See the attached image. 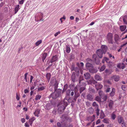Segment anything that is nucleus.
Masks as SVG:
<instances>
[{
  "label": "nucleus",
  "instance_id": "nucleus-1",
  "mask_svg": "<svg viewBox=\"0 0 127 127\" xmlns=\"http://www.w3.org/2000/svg\"><path fill=\"white\" fill-rule=\"evenodd\" d=\"M70 90H68L66 92V94L68 95L70 94L73 96L74 94L73 99L75 101H76L77 98L79 96L80 94L75 92V86L74 85H71L70 86Z\"/></svg>",
  "mask_w": 127,
  "mask_h": 127
},
{
  "label": "nucleus",
  "instance_id": "nucleus-2",
  "mask_svg": "<svg viewBox=\"0 0 127 127\" xmlns=\"http://www.w3.org/2000/svg\"><path fill=\"white\" fill-rule=\"evenodd\" d=\"M67 105V101H65V100H63L59 103L58 109V113L59 114H61L63 112Z\"/></svg>",
  "mask_w": 127,
  "mask_h": 127
},
{
  "label": "nucleus",
  "instance_id": "nucleus-3",
  "mask_svg": "<svg viewBox=\"0 0 127 127\" xmlns=\"http://www.w3.org/2000/svg\"><path fill=\"white\" fill-rule=\"evenodd\" d=\"M59 82L56 79V78L54 77L52 78L50 82V86H54V90H57L58 87Z\"/></svg>",
  "mask_w": 127,
  "mask_h": 127
},
{
  "label": "nucleus",
  "instance_id": "nucleus-4",
  "mask_svg": "<svg viewBox=\"0 0 127 127\" xmlns=\"http://www.w3.org/2000/svg\"><path fill=\"white\" fill-rule=\"evenodd\" d=\"M113 34L112 33L109 32L107 35L106 38L108 42L109 43L113 44Z\"/></svg>",
  "mask_w": 127,
  "mask_h": 127
},
{
  "label": "nucleus",
  "instance_id": "nucleus-5",
  "mask_svg": "<svg viewBox=\"0 0 127 127\" xmlns=\"http://www.w3.org/2000/svg\"><path fill=\"white\" fill-rule=\"evenodd\" d=\"M61 92H60L55 91L51 95L53 99H55L59 96L60 95Z\"/></svg>",
  "mask_w": 127,
  "mask_h": 127
},
{
  "label": "nucleus",
  "instance_id": "nucleus-6",
  "mask_svg": "<svg viewBox=\"0 0 127 127\" xmlns=\"http://www.w3.org/2000/svg\"><path fill=\"white\" fill-rule=\"evenodd\" d=\"M61 120L63 121H68L70 122L71 121V119L69 118L66 115H63L61 117Z\"/></svg>",
  "mask_w": 127,
  "mask_h": 127
},
{
  "label": "nucleus",
  "instance_id": "nucleus-7",
  "mask_svg": "<svg viewBox=\"0 0 127 127\" xmlns=\"http://www.w3.org/2000/svg\"><path fill=\"white\" fill-rule=\"evenodd\" d=\"M93 58L94 59L95 61L97 64H98L100 63V61L98 58L96 54H94L93 56Z\"/></svg>",
  "mask_w": 127,
  "mask_h": 127
},
{
  "label": "nucleus",
  "instance_id": "nucleus-8",
  "mask_svg": "<svg viewBox=\"0 0 127 127\" xmlns=\"http://www.w3.org/2000/svg\"><path fill=\"white\" fill-rule=\"evenodd\" d=\"M58 58L57 55L53 56L51 59L50 60L49 62L52 63L58 61Z\"/></svg>",
  "mask_w": 127,
  "mask_h": 127
},
{
  "label": "nucleus",
  "instance_id": "nucleus-9",
  "mask_svg": "<svg viewBox=\"0 0 127 127\" xmlns=\"http://www.w3.org/2000/svg\"><path fill=\"white\" fill-rule=\"evenodd\" d=\"M96 52L97 55L100 58H102V55L103 53L101 49H98L96 51Z\"/></svg>",
  "mask_w": 127,
  "mask_h": 127
},
{
  "label": "nucleus",
  "instance_id": "nucleus-10",
  "mask_svg": "<svg viewBox=\"0 0 127 127\" xmlns=\"http://www.w3.org/2000/svg\"><path fill=\"white\" fill-rule=\"evenodd\" d=\"M65 100V101H67L69 103H71L72 102L75 101L73 99V98H72L70 97H66L65 98H64L63 100Z\"/></svg>",
  "mask_w": 127,
  "mask_h": 127
},
{
  "label": "nucleus",
  "instance_id": "nucleus-11",
  "mask_svg": "<svg viewBox=\"0 0 127 127\" xmlns=\"http://www.w3.org/2000/svg\"><path fill=\"white\" fill-rule=\"evenodd\" d=\"M108 106L110 109H111L113 106L114 102L113 100H110L108 101Z\"/></svg>",
  "mask_w": 127,
  "mask_h": 127
},
{
  "label": "nucleus",
  "instance_id": "nucleus-12",
  "mask_svg": "<svg viewBox=\"0 0 127 127\" xmlns=\"http://www.w3.org/2000/svg\"><path fill=\"white\" fill-rule=\"evenodd\" d=\"M76 73L75 72H73L72 74L71 78L72 81L73 82H75L76 81Z\"/></svg>",
  "mask_w": 127,
  "mask_h": 127
},
{
  "label": "nucleus",
  "instance_id": "nucleus-13",
  "mask_svg": "<svg viewBox=\"0 0 127 127\" xmlns=\"http://www.w3.org/2000/svg\"><path fill=\"white\" fill-rule=\"evenodd\" d=\"M101 50L103 53L104 54H105L107 50V46L104 45H102L101 46Z\"/></svg>",
  "mask_w": 127,
  "mask_h": 127
},
{
  "label": "nucleus",
  "instance_id": "nucleus-14",
  "mask_svg": "<svg viewBox=\"0 0 127 127\" xmlns=\"http://www.w3.org/2000/svg\"><path fill=\"white\" fill-rule=\"evenodd\" d=\"M84 76L85 79L87 80L89 79L91 76L90 74L88 72L85 73L84 74Z\"/></svg>",
  "mask_w": 127,
  "mask_h": 127
},
{
  "label": "nucleus",
  "instance_id": "nucleus-15",
  "mask_svg": "<svg viewBox=\"0 0 127 127\" xmlns=\"http://www.w3.org/2000/svg\"><path fill=\"white\" fill-rule=\"evenodd\" d=\"M87 99L90 101H93V99L94 96L92 95L88 94L87 95Z\"/></svg>",
  "mask_w": 127,
  "mask_h": 127
},
{
  "label": "nucleus",
  "instance_id": "nucleus-16",
  "mask_svg": "<svg viewBox=\"0 0 127 127\" xmlns=\"http://www.w3.org/2000/svg\"><path fill=\"white\" fill-rule=\"evenodd\" d=\"M95 78L97 81H101L102 80L101 76L98 74H96L95 76Z\"/></svg>",
  "mask_w": 127,
  "mask_h": 127
},
{
  "label": "nucleus",
  "instance_id": "nucleus-17",
  "mask_svg": "<svg viewBox=\"0 0 127 127\" xmlns=\"http://www.w3.org/2000/svg\"><path fill=\"white\" fill-rule=\"evenodd\" d=\"M45 109L47 110H49L52 107L51 104L50 103H47L46 105L45 106Z\"/></svg>",
  "mask_w": 127,
  "mask_h": 127
},
{
  "label": "nucleus",
  "instance_id": "nucleus-18",
  "mask_svg": "<svg viewBox=\"0 0 127 127\" xmlns=\"http://www.w3.org/2000/svg\"><path fill=\"white\" fill-rule=\"evenodd\" d=\"M86 65L87 68L89 70L90 68H92V67L93 66L92 64L88 63L86 64Z\"/></svg>",
  "mask_w": 127,
  "mask_h": 127
},
{
  "label": "nucleus",
  "instance_id": "nucleus-19",
  "mask_svg": "<svg viewBox=\"0 0 127 127\" xmlns=\"http://www.w3.org/2000/svg\"><path fill=\"white\" fill-rule=\"evenodd\" d=\"M112 78L114 79L115 81L117 82L119 80V77L118 76L114 75L112 77Z\"/></svg>",
  "mask_w": 127,
  "mask_h": 127
},
{
  "label": "nucleus",
  "instance_id": "nucleus-20",
  "mask_svg": "<svg viewBox=\"0 0 127 127\" xmlns=\"http://www.w3.org/2000/svg\"><path fill=\"white\" fill-rule=\"evenodd\" d=\"M102 85L100 84H98L95 85V87L97 90L101 89L102 87Z\"/></svg>",
  "mask_w": 127,
  "mask_h": 127
},
{
  "label": "nucleus",
  "instance_id": "nucleus-21",
  "mask_svg": "<svg viewBox=\"0 0 127 127\" xmlns=\"http://www.w3.org/2000/svg\"><path fill=\"white\" fill-rule=\"evenodd\" d=\"M118 123L121 124L122 123H123L124 121L122 117L119 116L118 117Z\"/></svg>",
  "mask_w": 127,
  "mask_h": 127
},
{
  "label": "nucleus",
  "instance_id": "nucleus-22",
  "mask_svg": "<svg viewBox=\"0 0 127 127\" xmlns=\"http://www.w3.org/2000/svg\"><path fill=\"white\" fill-rule=\"evenodd\" d=\"M89 71L90 72L92 73H95L97 71L96 69L94 68L93 66L92 67V68H90L89 69Z\"/></svg>",
  "mask_w": 127,
  "mask_h": 127
},
{
  "label": "nucleus",
  "instance_id": "nucleus-23",
  "mask_svg": "<svg viewBox=\"0 0 127 127\" xmlns=\"http://www.w3.org/2000/svg\"><path fill=\"white\" fill-rule=\"evenodd\" d=\"M19 7H20V5H16L15 6V8L14 9V10L15 11V13H14L15 14H16L17 12L18 11L19 9L20 8H19Z\"/></svg>",
  "mask_w": 127,
  "mask_h": 127
},
{
  "label": "nucleus",
  "instance_id": "nucleus-24",
  "mask_svg": "<svg viewBox=\"0 0 127 127\" xmlns=\"http://www.w3.org/2000/svg\"><path fill=\"white\" fill-rule=\"evenodd\" d=\"M65 51L67 53H70V49L69 45H68L66 46Z\"/></svg>",
  "mask_w": 127,
  "mask_h": 127
},
{
  "label": "nucleus",
  "instance_id": "nucleus-25",
  "mask_svg": "<svg viewBox=\"0 0 127 127\" xmlns=\"http://www.w3.org/2000/svg\"><path fill=\"white\" fill-rule=\"evenodd\" d=\"M126 26H121L120 27V28L121 30L122 31H124L126 29Z\"/></svg>",
  "mask_w": 127,
  "mask_h": 127
},
{
  "label": "nucleus",
  "instance_id": "nucleus-26",
  "mask_svg": "<svg viewBox=\"0 0 127 127\" xmlns=\"http://www.w3.org/2000/svg\"><path fill=\"white\" fill-rule=\"evenodd\" d=\"M114 40L115 42H117L119 39V36L118 35L116 34L114 35Z\"/></svg>",
  "mask_w": 127,
  "mask_h": 127
},
{
  "label": "nucleus",
  "instance_id": "nucleus-27",
  "mask_svg": "<svg viewBox=\"0 0 127 127\" xmlns=\"http://www.w3.org/2000/svg\"><path fill=\"white\" fill-rule=\"evenodd\" d=\"M74 70L76 73V75L78 76L79 73V69L78 67H76Z\"/></svg>",
  "mask_w": 127,
  "mask_h": 127
},
{
  "label": "nucleus",
  "instance_id": "nucleus-28",
  "mask_svg": "<svg viewBox=\"0 0 127 127\" xmlns=\"http://www.w3.org/2000/svg\"><path fill=\"white\" fill-rule=\"evenodd\" d=\"M47 56V54L46 53H44L43 54L42 57V61L43 62H44V60L46 58Z\"/></svg>",
  "mask_w": 127,
  "mask_h": 127
},
{
  "label": "nucleus",
  "instance_id": "nucleus-29",
  "mask_svg": "<svg viewBox=\"0 0 127 127\" xmlns=\"http://www.w3.org/2000/svg\"><path fill=\"white\" fill-rule=\"evenodd\" d=\"M115 89L114 88H113L112 89V91L110 94V95L111 96H113L115 95Z\"/></svg>",
  "mask_w": 127,
  "mask_h": 127
},
{
  "label": "nucleus",
  "instance_id": "nucleus-30",
  "mask_svg": "<svg viewBox=\"0 0 127 127\" xmlns=\"http://www.w3.org/2000/svg\"><path fill=\"white\" fill-rule=\"evenodd\" d=\"M105 115L103 113V112L102 111V112L100 113V118L101 119H103L105 117Z\"/></svg>",
  "mask_w": 127,
  "mask_h": 127
},
{
  "label": "nucleus",
  "instance_id": "nucleus-31",
  "mask_svg": "<svg viewBox=\"0 0 127 127\" xmlns=\"http://www.w3.org/2000/svg\"><path fill=\"white\" fill-rule=\"evenodd\" d=\"M51 75V74L50 73H47L46 75V78L48 81V82L50 79Z\"/></svg>",
  "mask_w": 127,
  "mask_h": 127
},
{
  "label": "nucleus",
  "instance_id": "nucleus-32",
  "mask_svg": "<svg viewBox=\"0 0 127 127\" xmlns=\"http://www.w3.org/2000/svg\"><path fill=\"white\" fill-rule=\"evenodd\" d=\"M103 122L106 124H109V120L107 118H105L103 120Z\"/></svg>",
  "mask_w": 127,
  "mask_h": 127
},
{
  "label": "nucleus",
  "instance_id": "nucleus-33",
  "mask_svg": "<svg viewBox=\"0 0 127 127\" xmlns=\"http://www.w3.org/2000/svg\"><path fill=\"white\" fill-rule=\"evenodd\" d=\"M95 120V119L94 118H92V117L91 116H90L87 119V120L88 121H91V122H92L94 121Z\"/></svg>",
  "mask_w": 127,
  "mask_h": 127
},
{
  "label": "nucleus",
  "instance_id": "nucleus-34",
  "mask_svg": "<svg viewBox=\"0 0 127 127\" xmlns=\"http://www.w3.org/2000/svg\"><path fill=\"white\" fill-rule=\"evenodd\" d=\"M105 68L106 66L104 65H103L101 66V68L99 70V71L100 72L103 71L105 69Z\"/></svg>",
  "mask_w": 127,
  "mask_h": 127
},
{
  "label": "nucleus",
  "instance_id": "nucleus-35",
  "mask_svg": "<svg viewBox=\"0 0 127 127\" xmlns=\"http://www.w3.org/2000/svg\"><path fill=\"white\" fill-rule=\"evenodd\" d=\"M42 42V40H39L38 41H37V42H36L35 43V44L36 46H38Z\"/></svg>",
  "mask_w": 127,
  "mask_h": 127
},
{
  "label": "nucleus",
  "instance_id": "nucleus-36",
  "mask_svg": "<svg viewBox=\"0 0 127 127\" xmlns=\"http://www.w3.org/2000/svg\"><path fill=\"white\" fill-rule=\"evenodd\" d=\"M68 125L66 123L63 122L62 123L61 127H67Z\"/></svg>",
  "mask_w": 127,
  "mask_h": 127
},
{
  "label": "nucleus",
  "instance_id": "nucleus-37",
  "mask_svg": "<svg viewBox=\"0 0 127 127\" xmlns=\"http://www.w3.org/2000/svg\"><path fill=\"white\" fill-rule=\"evenodd\" d=\"M39 113V111L38 110H36L34 113V114L35 116H38V114Z\"/></svg>",
  "mask_w": 127,
  "mask_h": 127
},
{
  "label": "nucleus",
  "instance_id": "nucleus-38",
  "mask_svg": "<svg viewBox=\"0 0 127 127\" xmlns=\"http://www.w3.org/2000/svg\"><path fill=\"white\" fill-rule=\"evenodd\" d=\"M111 117L113 120H114L116 117V115L114 113H113L111 115Z\"/></svg>",
  "mask_w": 127,
  "mask_h": 127
},
{
  "label": "nucleus",
  "instance_id": "nucleus-39",
  "mask_svg": "<svg viewBox=\"0 0 127 127\" xmlns=\"http://www.w3.org/2000/svg\"><path fill=\"white\" fill-rule=\"evenodd\" d=\"M88 110L90 113H93L94 111V109L90 107L88 109Z\"/></svg>",
  "mask_w": 127,
  "mask_h": 127
},
{
  "label": "nucleus",
  "instance_id": "nucleus-40",
  "mask_svg": "<svg viewBox=\"0 0 127 127\" xmlns=\"http://www.w3.org/2000/svg\"><path fill=\"white\" fill-rule=\"evenodd\" d=\"M105 73L108 74H111V72L110 70L107 69H105Z\"/></svg>",
  "mask_w": 127,
  "mask_h": 127
},
{
  "label": "nucleus",
  "instance_id": "nucleus-41",
  "mask_svg": "<svg viewBox=\"0 0 127 127\" xmlns=\"http://www.w3.org/2000/svg\"><path fill=\"white\" fill-rule=\"evenodd\" d=\"M123 20L125 23L127 24V16H125L124 17Z\"/></svg>",
  "mask_w": 127,
  "mask_h": 127
},
{
  "label": "nucleus",
  "instance_id": "nucleus-42",
  "mask_svg": "<svg viewBox=\"0 0 127 127\" xmlns=\"http://www.w3.org/2000/svg\"><path fill=\"white\" fill-rule=\"evenodd\" d=\"M95 111H96V113L97 114V116H99V109L98 107H97V108H96V109L95 110Z\"/></svg>",
  "mask_w": 127,
  "mask_h": 127
},
{
  "label": "nucleus",
  "instance_id": "nucleus-43",
  "mask_svg": "<svg viewBox=\"0 0 127 127\" xmlns=\"http://www.w3.org/2000/svg\"><path fill=\"white\" fill-rule=\"evenodd\" d=\"M41 97V96L40 95H38L36 96L35 100H37L38 99H40Z\"/></svg>",
  "mask_w": 127,
  "mask_h": 127
},
{
  "label": "nucleus",
  "instance_id": "nucleus-44",
  "mask_svg": "<svg viewBox=\"0 0 127 127\" xmlns=\"http://www.w3.org/2000/svg\"><path fill=\"white\" fill-rule=\"evenodd\" d=\"M93 105L96 108L98 107V105L96 103V102H93Z\"/></svg>",
  "mask_w": 127,
  "mask_h": 127
},
{
  "label": "nucleus",
  "instance_id": "nucleus-45",
  "mask_svg": "<svg viewBox=\"0 0 127 127\" xmlns=\"http://www.w3.org/2000/svg\"><path fill=\"white\" fill-rule=\"evenodd\" d=\"M85 89L84 87H81L80 89V93H81Z\"/></svg>",
  "mask_w": 127,
  "mask_h": 127
},
{
  "label": "nucleus",
  "instance_id": "nucleus-46",
  "mask_svg": "<svg viewBox=\"0 0 127 127\" xmlns=\"http://www.w3.org/2000/svg\"><path fill=\"white\" fill-rule=\"evenodd\" d=\"M28 74V73H25L24 75V79L26 82H27V76Z\"/></svg>",
  "mask_w": 127,
  "mask_h": 127
},
{
  "label": "nucleus",
  "instance_id": "nucleus-47",
  "mask_svg": "<svg viewBox=\"0 0 127 127\" xmlns=\"http://www.w3.org/2000/svg\"><path fill=\"white\" fill-rule=\"evenodd\" d=\"M95 82V81L94 80H90L89 81V83L92 84V83H94Z\"/></svg>",
  "mask_w": 127,
  "mask_h": 127
},
{
  "label": "nucleus",
  "instance_id": "nucleus-48",
  "mask_svg": "<svg viewBox=\"0 0 127 127\" xmlns=\"http://www.w3.org/2000/svg\"><path fill=\"white\" fill-rule=\"evenodd\" d=\"M68 87V85L67 84H66L64 86V87L63 89V91H65L67 89Z\"/></svg>",
  "mask_w": 127,
  "mask_h": 127
},
{
  "label": "nucleus",
  "instance_id": "nucleus-49",
  "mask_svg": "<svg viewBox=\"0 0 127 127\" xmlns=\"http://www.w3.org/2000/svg\"><path fill=\"white\" fill-rule=\"evenodd\" d=\"M75 68V65L74 64L72 65L71 67V71H73Z\"/></svg>",
  "mask_w": 127,
  "mask_h": 127
},
{
  "label": "nucleus",
  "instance_id": "nucleus-50",
  "mask_svg": "<svg viewBox=\"0 0 127 127\" xmlns=\"http://www.w3.org/2000/svg\"><path fill=\"white\" fill-rule=\"evenodd\" d=\"M84 80V79L83 77H80L79 80V84H80L82 80Z\"/></svg>",
  "mask_w": 127,
  "mask_h": 127
},
{
  "label": "nucleus",
  "instance_id": "nucleus-51",
  "mask_svg": "<svg viewBox=\"0 0 127 127\" xmlns=\"http://www.w3.org/2000/svg\"><path fill=\"white\" fill-rule=\"evenodd\" d=\"M45 89V88L44 87H41L38 88V90L39 91L43 90Z\"/></svg>",
  "mask_w": 127,
  "mask_h": 127
},
{
  "label": "nucleus",
  "instance_id": "nucleus-52",
  "mask_svg": "<svg viewBox=\"0 0 127 127\" xmlns=\"http://www.w3.org/2000/svg\"><path fill=\"white\" fill-rule=\"evenodd\" d=\"M61 33L60 31H59L58 32L55 33L54 34V36L55 37L57 36L59 34Z\"/></svg>",
  "mask_w": 127,
  "mask_h": 127
},
{
  "label": "nucleus",
  "instance_id": "nucleus-53",
  "mask_svg": "<svg viewBox=\"0 0 127 127\" xmlns=\"http://www.w3.org/2000/svg\"><path fill=\"white\" fill-rule=\"evenodd\" d=\"M53 90H54L55 91H55V90H54V87H53V86L52 87L49 89V90L50 91H53Z\"/></svg>",
  "mask_w": 127,
  "mask_h": 127
},
{
  "label": "nucleus",
  "instance_id": "nucleus-54",
  "mask_svg": "<svg viewBox=\"0 0 127 127\" xmlns=\"http://www.w3.org/2000/svg\"><path fill=\"white\" fill-rule=\"evenodd\" d=\"M104 60H105V61L107 63H108V61L109 60V59L108 58L105 57L104 58Z\"/></svg>",
  "mask_w": 127,
  "mask_h": 127
},
{
  "label": "nucleus",
  "instance_id": "nucleus-55",
  "mask_svg": "<svg viewBox=\"0 0 127 127\" xmlns=\"http://www.w3.org/2000/svg\"><path fill=\"white\" fill-rule=\"evenodd\" d=\"M121 125L122 127H125V123L124 122V121L123 122V123H121Z\"/></svg>",
  "mask_w": 127,
  "mask_h": 127
},
{
  "label": "nucleus",
  "instance_id": "nucleus-56",
  "mask_svg": "<svg viewBox=\"0 0 127 127\" xmlns=\"http://www.w3.org/2000/svg\"><path fill=\"white\" fill-rule=\"evenodd\" d=\"M107 96L106 95H105L104 96L103 99L104 101H106L107 99Z\"/></svg>",
  "mask_w": 127,
  "mask_h": 127
},
{
  "label": "nucleus",
  "instance_id": "nucleus-57",
  "mask_svg": "<svg viewBox=\"0 0 127 127\" xmlns=\"http://www.w3.org/2000/svg\"><path fill=\"white\" fill-rule=\"evenodd\" d=\"M16 98L17 100H19V99L20 98L18 96L17 94H16Z\"/></svg>",
  "mask_w": 127,
  "mask_h": 127
},
{
  "label": "nucleus",
  "instance_id": "nucleus-58",
  "mask_svg": "<svg viewBox=\"0 0 127 127\" xmlns=\"http://www.w3.org/2000/svg\"><path fill=\"white\" fill-rule=\"evenodd\" d=\"M25 126L26 127H29V125L27 122L25 123Z\"/></svg>",
  "mask_w": 127,
  "mask_h": 127
},
{
  "label": "nucleus",
  "instance_id": "nucleus-59",
  "mask_svg": "<svg viewBox=\"0 0 127 127\" xmlns=\"http://www.w3.org/2000/svg\"><path fill=\"white\" fill-rule=\"evenodd\" d=\"M95 99L97 101H99L100 100V98L98 96H96V97Z\"/></svg>",
  "mask_w": 127,
  "mask_h": 127
},
{
  "label": "nucleus",
  "instance_id": "nucleus-60",
  "mask_svg": "<svg viewBox=\"0 0 127 127\" xmlns=\"http://www.w3.org/2000/svg\"><path fill=\"white\" fill-rule=\"evenodd\" d=\"M24 2V0H22L19 2V4H23Z\"/></svg>",
  "mask_w": 127,
  "mask_h": 127
},
{
  "label": "nucleus",
  "instance_id": "nucleus-61",
  "mask_svg": "<svg viewBox=\"0 0 127 127\" xmlns=\"http://www.w3.org/2000/svg\"><path fill=\"white\" fill-rule=\"evenodd\" d=\"M110 90V88H107V89L106 90V91L107 93H108L109 92Z\"/></svg>",
  "mask_w": 127,
  "mask_h": 127
},
{
  "label": "nucleus",
  "instance_id": "nucleus-62",
  "mask_svg": "<svg viewBox=\"0 0 127 127\" xmlns=\"http://www.w3.org/2000/svg\"><path fill=\"white\" fill-rule=\"evenodd\" d=\"M107 54H108L109 57L110 58H111L112 57V55L111 54H110L109 52H107Z\"/></svg>",
  "mask_w": 127,
  "mask_h": 127
},
{
  "label": "nucleus",
  "instance_id": "nucleus-63",
  "mask_svg": "<svg viewBox=\"0 0 127 127\" xmlns=\"http://www.w3.org/2000/svg\"><path fill=\"white\" fill-rule=\"evenodd\" d=\"M29 92V91L27 89H25L24 90V92L25 94H26L27 93H28Z\"/></svg>",
  "mask_w": 127,
  "mask_h": 127
},
{
  "label": "nucleus",
  "instance_id": "nucleus-64",
  "mask_svg": "<svg viewBox=\"0 0 127 127\" xmlns=\"http://www.w3.org/2000/svg\"><path fill=\"white\" fill-rule=\"evenodd\" d=\"M57 125L58 127H61V124L59 122H58L57 123Z\"/></svg>",
  "mask_w": 127,
  "mask_h": 127
}]
</instances>
